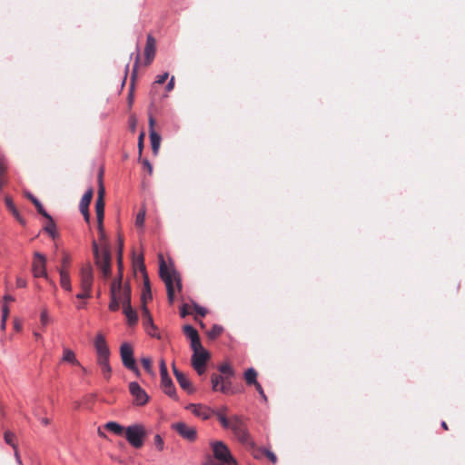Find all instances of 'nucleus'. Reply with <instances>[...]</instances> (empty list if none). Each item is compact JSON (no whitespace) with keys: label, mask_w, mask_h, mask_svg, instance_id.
Segmentation results:
<instances>
[{"label":"nucleus","mask_w":465,"mask_h":465,"mask_svg":"<svg viewBox=\"0 0 465 465\" xmlns=\"http://www.w3.org/2000/svg\"><path fill=\"white\" fill-rule=\"evenodd\" d=\"M228 429L232 430V431L233 432V434L240 442L247 444L251 440L250 434L247 431L245 423L241 419V417L237 415L232 416L231 423Z\"/></svg>","instance_id":"6"},{"label":"nucleus","mask_w":465,"mask_h":465,"mask_svg":"<svg viewBox=\"0 0 465 465\" xmlns=\"http://www.w3.org/2000/svg\"><path fill=\"white\" fill-rule=\"evenodd\" d=\"M111 290L115 291V294L118 297L117 300L121 302L122 305L131 302L130 288L128 285L122 284L121 274L117 280L112 282L110 291Z\"/></svg>","instance_id":"11"},{"label":"nucleus","mask_w":465,"mask_h":465,"mask_svg":"<svg viewBox=\"0 0 465 465\" xmlns=\"http://www.w3.org/2000/svg\"><path fill=\"white\" fill-rule=\"evenodd\" d=\"M141 362H142V365L145 371V374L146 375H150V376H153L154 373L153 371V368H152V360L148 357H143L142 360H141Z\"/></svg>","instance_id":"33"},{"label":"nucleus","mask_w":465,"mask_h":465,"mask_svg":"<svg viewBox=\"0 0 465 465\" xmlns=\"http://www.w3.org/2000/svg\"><path fill=\"white\" fill-rule=\"evenodd\" d=\"M62 362L70 363V364H78V361L76 359L75 353L73 350L68 347L63 348V355L61 359Z\"/></svg>","instance_id":"23"},{"label":"nucleus","mask_w":465,"mask_h":465,"mask_svg":"<svg viewBox=\"0 0 465 465\" xmlns=\"http://www.w3.org/2000/svg\"><path fill=\"white\" fill-rule=\"evenodd\" d=\"M143 166L148 170V173L151 174L153 173V166L152 164L148 162V160H143Z\"/></svg>","instance_id":"58"},{"label":"nucleus","mask_w":465,"mask_h":465,"mask_svg":"<svg viewBox=\"0 0 465 465\" xmlns=\"http://www.w3.org/2000/svg\"><path fill=\"white\" fill-rule=\"evenodd\" d=\"M93 251L95 258V264L100 269L104 278L107 279L112 272L111 252L108 245H104L100 252L95 242H93Z\"/></svg>","instance_id":"1"},{"label":"nucleus","mask_w":465,"mask_h":465,"mask_svg":"<svg viewBox=\"0 0 465 465\" xmlns=\"http://www.w3.org/2000/svg\"><path fill=\"white\" fill-rule=\"evenodd\" d=\"M133 262H134V267L136 269L140 270L143 272V278L147 277L146 272H145V266H144V263H143V255L134 256Z\"/></svg>","instance_id":"32"},{"label":"nucleus","mask_w":465,"mask_h":465,"mask_svg":"<svg viewBox=\"0 0 465 465\" xmlns=\"http://www.w3.org/2000/svg\"><path fill=\"white\" fill-rule=\"evenodd\" d=\"M160 262V276L164 282L166 288L174 289L176 286L178 290L182 289L181 277L178 272L172 266H168L162 254L159 255Z\"/></svg>","instance_id":"2"},{"label":"nucleus","mask_w":465,"mask_h":465,"mask_svg":"<svg viewBox=\"0 0 465 465\" xmlns=\"http://www.w3.org/2000/svg\"><path fill=\"white\" fill-rule=\"evenodd\" d=\"M104 427L108 431H111L114 434L118 435V436H124L125 429H126L115 421H109V422L105 423Z\"/></svg>","instance_id":"24"},{"label":"nucleus","mask_w":465,"mask_h":465,"mask_svg":"<svg viewBox=\"0 0 465 465\" xmlns=\"http://www.w3.org/2000/svg\"><path fill=\"white\" fill-rule=\"evenodd\" d=\"M4 301L5 302H14L15 298L13 296H11V295L6 294V295L4 296Z\"/></svg>","instance_id":"64"},{"label":"nucleus","mask_w":465,"mask_h":465,"mask_svg":"<svg viewBox=\"0 0 465 465\" xmlns=\"http://www.w3.org/2000/svg\"><path fill=\"white\" fill-rule=\"evenodd\" d=\"M123 306V312L124 315L126 316L127 322L129 325H134L136 324L138 321V316L136 312L132 308L131 302L122 305Z\"/></svg>","instance_id":"19"},{"label":"nucleus","mask_w":465,"mask_h":465,"mask_svg":"<svg viewBox=\"0 0 465 465\" xmlns=\"http://www.w3.org/2000/svg\"><path fill=\"white\" fill-rule=\"evenodd\" d=\"M174 88V77L172 76L166 85V91L171 92Z\"/></svg>","instance_id":"57"},{"label":"nucleus","mask_w":465,"mask_h":465,"mask_svg":"<svg viewBox=\"0 0 465 465\" xmlns=\"http://www.w3.org/2000/svg\"><path fill=\"white\" fill-rule=\"evenodd\" d=\"M110 293H111V302L109 304V309L111 311H117L119 308V305L121 304V302L117 300L118 297L116 296L114 290H111Z\"/></svg>","instance_id":"34"},{"label":"nucleus","mask_w":465,"mask_h":465,"mask_svg":"<svg viewBox=\"0 0 465 465\" xmlns=\"http://www.w3.org/2000/svg\"><path fill=\"white\" fill-rule=\"evenodd\" d=\"M185 335L191 341V347L202 344L197 331L191 325H185L183 327Z\"/></svg>","instance_id":"20"},{"label":"nucleus","mask_w":465,"mask_h":465,"mask_svg":"<svg viewBox=\"0 0 465 465\" xmlns=\"http://www.w3.org/2000/svg\"><path fill=\"white\" fill-rule=\"evenodd\" d=\"M211 447L214 459L220 460L223 464L237 465L236 460L232 456L230 450L223 441H213Z\"/></svg>","instance_id":"4"},{"label":"nucleus","mask_w":465,"mask_h":465,"mask_svg":"<svg viewBox=\"0 0 465 465\" xmlns=\"http://www.w3.org/2000/svg\"><path fill=\"white\" fill-rule=\"evenodd\" d=\"M211 381L213 390L223 394H234L242 390V385L232 382V380H211Z\"/></svg>","instance_id":"8"},{"label":"nucleus","mask_w":465,"mask_h":465,"mask_svg":"<svg viewBox=\"0 0 465 465\" xmlns=\"http://www.w3.org/2000/svg\"><path fill=\"white\" fill-rule=\"evenodd\" d=\"M95 212L97 216V222L101 223L104 220V201H96L95 202Z\"/></svg>","instance_id":"30"},{"label":"nucleus","mask_w":465,"mask_h":465,"mask_svg":"<svg viewBox=\"0 0 465 465\" xmlns=\"http://www.w3.org/2000/svg\"><path fill=\"white\" fill-rule=\"evenodd\" d=\"M49 223L45 225V231L53 238L56 237V228L55 224L53 222L52 218L50 217Z\"/></svg>","instance_id":"37"},{"label":"nucleus","mask_w":465,"mask_h":465,"mask_svg":"<svg viewBox=\"0 0 465 465\" xmlns=\"http://www.w3.org/2000/svg\"><path fill=\"white\" fill-rule=\"evenodd\" d=\"M174 430L183 439L188 441H195L197 439V430L193 426H190L185 422H176L172 425Z\"/></svg>","instance_id":"12"},{"label":"nucleus","mask_w":465,"mask_h":465,"mask_svg":"<svg viewBox=\"0 0 465 465\" xmlns=\"http://www.w3.org/2000/svg\"><path fill=\"white\" fill-rule=\"evenodd\" d=\"M249 445V450L252 456L256 460H261L263 456H265L266 449L257 447L252 441H249L247 443Z\"/></svg>","instance_id":"25"},{"label":"nucleus","mask_w":465,"mask_h":465,"mask_svg":"<svg viewBox=\"0 0 465 465\" xmlns=\"http://www.w3.org/2000/svg\"><path fill=\"white\" fill-rule=\"evenodd\" d=\"M228 414V407L225 405H223L217 409H213V416L217 418V420L220 421L221 425L224 429H228L229 425L231 423V417H227Z\"/></svg>","instance_id":"17"},{"label":"nucleus","mask_w":465,"mask_h":465,"mask_svg":"<svg viewBox=\"0 0 465 465\" xmlns=\"http://www.w3.org/2000/svg\"><path fill=\"white\" fill-rule=\"evenodd\" d=\"M181 388L187 393L192 394L195 391V387L192 382V380H177Z\"/></svg>","instance_id":"29"},{"label":"nucleus","mask_w":465,"mask_h":465,"mask_svg":"<svg viewBox=\"0 0 465 465\" xmlns=\"http://www.w3.org/2000/svg\"><path fill=\"white\" fill-rule=\"evenodd\" d=\"M245 381H246V384L248 386H254L255 389L259 391V393L265 399L263 390H262L261 384L257 381V380H245Z\"/></svg>","instance_id":"41"},{"label":"nucleus","mask_w":465,"mask_h":465,"mask_svg":"<svg viewBox=\"0 0 465 465\" xmlns=\"http://www.w3.org/2000/svg\"><path fill=\"white\" fill-rule=\"evenodd\" d=\"M58 272L60 275V284L62 288L65 291L70 292L72 290V285L68 270H66L65 268H60Z\"/></svg>","instance_id":"21"},{"label":"nucleus","mask_w":465,"mask_h":465,"mask_svg":"<svg viewBox=\"0 0 465 465\" xmlns=\"http://www.w3.org/2000/svg\"><path fill=\"white\" fill-rule=\"evenodd\" d=\"M120 354L124 365L132 370L136 376H140L141 373L138 371L136 362L134 358L133 347L129 343L124 342L120 347Z\"/></svg>","instance_id":"9"},{"label":"nucleus","mask_w":465,"mask_h":465,"mask_svg":"<svg viewBox=\"0 0 465 465\" xmlns=\"http://www.w3.org/2000/svg\"><path fill=\"white\" fill-rule=\"evenodd\" d=\"M193 354L192 356V363L196 370L198 375H203L204 371V365L209 358V353L203 347L202 344L192 347Z\"/></svg>","instance_id":"7"},{"label":"nucleus","mask_w":465,"mask_h":465,"mask_svg":"<svg viewBox=\"0 0 465 465\" xmlns=\"http://www.w3.org/2000/svg\"><path fill=\"white\" fill-rule=\"evenodd\" d=\"M69 263H70V257H69V255L64 254L62 259V267L61 268H65L67 270V266L69 265Z\"/></svg>","instance_id":"55"},{"label":"nucleus","mask_w":465,"mask_h":465,"mask_svg":"<svg viewBox=\"0 0 465 465\" xmlns=\"http://www.w3.org/2000/svg\"><path fill=\"white\" fill-rule=\"evenodd\" d=\"M160 375L161 378H168V371L163 360L160 361Z\"/></svg>","instance_id":"45"},{"label":"nucleus","mask_w":465,"mask_h":465,"mask_svg":"<svg viewBox=\"0 0 465 465\" xmlns=\"http://www.w3.org/2000/svg\"><path fill=\"white\" fill-rule=\"evenodd\" d=\"M51 322V316L46 307L42 308L40 312V323L42 328H45Z\"/></svg>","instance_id":"31"},{"label":"nucleus","mask_w":465,"mask_h":465,"mask_svg":"<svg viewBox=\"0 0 465 465\" xmlns=\"http://www.w3.org/2000/svg\"><path fill=\"white\" fill-rule=\"evenodd\" d=\"M152 297V294H151V290H150V286H149V281H148V278L147 277H144V290L143 292V302H145L146 299H151Z\"/></svg>","instance_id":"38"},{"label":"nucleus","mask_w":465,"mask_h":465,"mask_svg":"<svg viewBox=\"0 0 465 465\" xmlns=\"http://www.w3.org/2000/svg\"><path fill=\"white\" fill-rule=\"evenodd\" d=\"M256 377H257V372L253 368H249L244 372V378H256Z\"/></svg>","instance_id":"52"},{"label":"nucleus","mask_w":465,"mask_h":465,"mask_svg":"<svg viewBox=\"0 0 465 465\" xmlns=\"http://www.w3.org/2000/svg\"><path fill=\"white\" fill-rule=\"evenodd\" d=\"M5 205L6 207L8 208V210L12 213V214L14 216H17V213H19L18 210L16 209V207L15 206L12 199L8 196L5 197Z\"/></svg>","instance_id":"39"},{"label":"nucleus","mask_w":465,"mask_h":465,"mask_svg":"<svg viewBox=\"0 0 465 465\" xmlns=\"http://www.w3.org/2000/svg\"><path fill=\"white\" fill-rule=\"evenodd\" d=\"M25 196L32 201L35 206L37 208V211L45 218L50 219V215L45 211L41 203L30 193H25Z\"/></svg>","instance_id":"27"},{"label":"nucleus","mask_w":465,"mask_h":465,"mask_svg":"<svg viewBox=\"0 0 465 465\" xmlns=\"http://www.w3.org/2000/svg\"><path fill=\"white\" fill-rule=\"evenodd\" d=\"M32 272L35 278L43 277L45 279H48L46 258L41 252H35L34 253Z\"/></svg>","instance_id":"10"},{"label":"nucleus","mask_w":465,"mask_h":465,"mask_svg":"<svg viewBox=\"0 0 465 465\" xmlns=\"http://www.w3.org/2000/svg\"><path fill=\"white\" fill-rule=\"evenodd\" d=\"M153 443L156 446V448L158 449V450L161 451L163 450V440L159 434H156L153 437Z\"/></svg>","instance_id":"43"},{"label":"nucleus","mask_w":465,"mask_h":465,"mask_svg":"<svg viewBox=\"0 0 465 465\" xmlns=\"http://www.w3.org/2000/svg\"><path fill=\"white\" fill-rule=\"evenodd\" d=\"M223 332V327L214 325L212 330L208 332V336L211 339H214Z\"/></svg>","instance_id":"42"},{"label":"nucleus","mask_w":465,"mask_h":465,"mask_svg":"<svg viewBox=\"0 0 465 465\" xmlns=\"http://www.w3.org/2000/svg\"><path fill=\"white\" fill-rule=\"evenodd\" d=\"M93 194H94V191L92 188L88 189L84 194L83 195L82 199H81V202H80V205H79V208H80V212L82 213V214L84 215V220L88 223L89 220H90V214H89V204L92 201V198H93Z\"/></svg>","instance_id":"16"},{"label":"nucleus","mask_w":465,"mask_h":465,"mask_svg":"<svg viewBox=\"0 0 465 465\" xmlns=\"http://www.w3.org/2000/svg\"><path fill=\"white\" fill-rule=\"evenodd\" d=\"M104 187L102 183V181H100L99 183V188H98V196H97V199L96 201H104Z\"/></svg>","instance_id":"51"},{"label":"nucleus","mask_w":465,"mask_h":465,"mask_svg":"<svg viewBox=\"0 0 465 465\" xmlns=\"http://www.w3.org/2000/svg\"><path fill=\"white\" fill-rule=\"evenodd\" d=\"M80 277H81V288L82 289H90L93 285L94 281V273H93V268L91 264L87 263L84 267H82L80 272Z\"/></svg>","instance_id":"14"},{"label":"nucleus","mask_w":465,"mask_h":465,"mask_svg":"<svg viewBox=\"0 0 465 465\" xmlns=\"http://www.w3.org/2000/svg\"><path fill=\"white\" fill-rule=\"evenodd\" d=\"M219 370L222 373L226 374V375H233L234 374L232 367L227 363L221 365Z\"/></svg>","instance_id":"44"},{"label":"nucleus","mask_w":465,"mask_h":465,"mask_svg":"<svg viewBox=\"0 0 465 465\" xmlns=\"http://www.w3.org/2000/svg\"><path fill=\"white\" fill-rule=\"evenodd\" d=\"M129 391L135 405L143 406L148 402V394L136 381L130 382Z\"/></svg>","instance_id":"13"},{"label":"nucleus","mask_w":465,"mask_h":465,"mask_svg":"<svg viewBox=\"0 0 465 465\" xmlns=\"http://www.w3.org/2000/svg\"><path fill=\"white\" fill-rule=\"evenodd\" d=\"M143 137H144V134L142 133L140 135H139V140H138V147H139V152L141 153L142 150H143Z\"/></svg>","instance_id":"61"},{"label":"nucleus","mask_w":465,"mask_h":465,"mask_svg":"<svg viewBox=\"0 0 465 465\" xmlns=\"http://www.w3.org/2000/svg\"><path fill=\"white\" fill-rule=\"evenodd\" d=\"M83 292L76 295L78 299H87L91 297V290L90 289H82Z\"/></svg>","instance_id":"50"},{"label":"nucleus","mask_w":465,"mask_h":465,"mask_svg":"<svg viewBox=\"0 0 465 465\" xmlns=\"http://www.w3.org/2000/svg\"><path fill=\"white\" fill-rule=\"evenodd\" d=\"M15 283L18 288H25L26 286V281L21 277L16 278Z\"/></svg>","instance_id":"54"},{"label":"nucleus","mask_w":465,"mask_h":465,"mask_svg":"<svg viewBox=\"0 0 465 465\" xmlns=\"http://www.w3.org/2000/svg\"><path fill=\"white\" fill-rule=\"evenodd\" d=\"M166 289H167L168 301L170 303H173L174 301V289H171L170 287L166 288Z\"/></svg>","instance_id":"53"},{"label":"nucleus","mask_w":465,"mask_h":465,"mask_svg":"<svg viewBox=\"0 0 465 465\" xmlns=\"http://www.w3.org/2000/svg\"><path fill=\"white\" fill-rule=\"evenodd\" d=\"M161 388L171 398L177 399L175 386L172 380H161Z\"/></svg>","instance_id":"22"},{"label":"nucleus","mask_w":465,"mask_h":465,"mask_svg":"<svg viewBox=\"0 0 465 465\" xmlns=\"http://www.w3.org/2000/svg\"><path fill=\"white\" fill-rule=\"evenodd\" d=\"M5 441L10 445L13 449H16L17 445L15 442V434L11 432L10 430H6L4 435Z\"/></svg>","instance_id":"36"},{"label":"nucleus","mask_w":465,"mask_h":465,"mask_svg":"<svg viewBox=\"0 0 465 465\" xmlns=\"http://www.w3.org/2000/svg\"><path fill=\"white\" fill-rule=\"evenodd\" d=\"M124 436L132 447L140 449L143 446L146 430L143 425L134 424L126 427Z\"/></svg>","instance_id":"3"},{"label":"nucleus","mask_w":465,"mask_h":465,"mask_svg":"<svg viewBox=\"0 0 465 465\" xmlns=\"http://www.w3.org/2000/svg\"><path fill=\"white\" fill-rule=\"evenodd\" d=\"M155 54V40L152 35H148L146 40V45L144 48V55L146 64H151Z\"/></svg>","instance_id":"18"},{"label":"nucleus","mask_w":465,"mask_h":465,"mask_svg":"<svg viewBox=\"0 0 465 465\" xmlns=\"http://www.w3.org/2000/svg\"><path fill=\"white\" fill-rule=\"evenodd\" d=\"M147 333L152 337L159 338V335L156 332V327L154 329H151L149 326H144Z\"/></svg>","instance_id":"56"},{"label":"nucleus","mask_w":465,"mask_h":465,"mask_svg":"<svg viewBox=\"0 0 465 465\" xmlns=\"http://www.w3.org/2000/svg\"><path fill=\"white\" fill-rule=\"evenodd\" d=\"M142 314L143 317V325L149 326L151 329H154L155 325L153 324V318L145 305L142 308Z\"/></svg>","instance_id":"28"},{"label":"nucleus","mask_w":465,"mask_h":465,"mask_svg":"<svg viewBox=\"0 0 465 465\" xmlns=\"http://www.w3.org/2000/svg\"><path fill=\"white\" fill-rule=\"evenodd\" d=\"M169 77V74L167 72L159 74L156 76L155 84H163Z\"/></svg>","instance_id":"48"},{"label":"nucleus","mask_w":465,"mask_h":465,"mask_svg":"<svg viewBox=\"0 0 465 465\" xmlns=\"http://www.w3.org/2000/svg\"><path fill=\"white\" fill-rule=\"evenodd\" d=\"M14 217H15V218L17 220V222H18V223H20L21 224H23V225H24V224L25 223V219L20 215V213H17V216H14Z\"/></svg>","instance_id":"63"},{"label":"nucleus","mask_w":465,"mask_h":465,"mask_svg":"<svg viewBox=\"0 0 465 465\" xmlns=\"http://www.w3.org/2000/svg\"><path fill=\"white\" fill-rule=\"evenodd\" d=\"M196 417L208 420L213 416V409L202 404H190L187 407Z\"/></svg>","instance_id":"15"},{"label":"nucleus","mask_w":465,"mask_h":465,"mask_svg":"<svg viewBox=\"0 0 465 465\" xmlns=\"http://www.w3.org/2000/svg\"><path fill=\"white\" fill-rule=\"evenodd\" d=\"M14 451H15V460H16L17 463L19 465H23L17 448L14 449Z\"/></svg>","instance_id":"62"},{"label":"nucleus","mask_w":465,"mask_h":465,"mask_svg":"<svg viewBox=\"0 0 465 465\" xmlns=\"http://www.w3.org/2000/svg\"><path fill=\"white\" fill-rule=\"evenodd\" d=\"M204 465H221V464L216 462L213 458L209 456L207 458L206 461L204 462Z\"/></svg>","instance_id":"59"},{"label":"nucleus","mask_w":465,"mask_h":465,"mask_svg":"<svg viewBox=\"0 0 465 465\" xmlns=\"http://www.w3.org/2000/svg\"><path fill=\"white\" fill-rule=\"evenodd\" d=\"M154 124H155V121H154L153 117L150 116L149 117V133L152 131H154Z\"/></svg>","instance_id":"60"},{"label":"nucleus","mask_w":465,"mask_h":465,"mask_svg":"<svg viewBox=\"0 0 465 465\" xmlns=\"http://www.w3.org/2000/svg\"><path fill=\"white\" fill-rule=\"evenodd\" d=\"M8 315H9V308L6 304H4L2 306V319H1V325H0V328L2 331L5 330Z\"/></svg>","instance_id":"35"},{"label":"nucleus","mask_w":465,"mask_h":465,"mask_svg":"<svg viewBox=\"0 0 465 465\" xmlns=\"http://www.w3.org/2000/svg\"><path fill=\"white\" fill-rule=\"evenodd\" d=\"M193 307L195 310V312L200 314L201 316H205L207 313V310L197 303L193 302Z\"/></svg>","instance_id":"47"},{"label":"nucleus","mask_w":465,"mask_h":465,"mask_svg":"<svg viewBox=\"0 0 465 465\" xmlns=\"http://www.w3.org/2000/svg\"><path fill=\"white\" fill-rule=\"evenodd\" d=\"M265 457L273 464H276L278 461L277 456L269 450H266Z\"/></svg>","instance_id":"49"},{"label":"nucleus","mask_w":465,"mask_h":465,"mask_svg":"<svg viewBox=\"0 0 465 465\" xmlns=\"http://www.w3.org/2000/svg\"><path fill=\"white\" fill-rule=\"evenodd\" d=\"M149 134H150V140H151V143H152L153 153L154 154H157L159 148H160V144H161V136L155 131L150 132Z\"/></svg>","instance_id":"26"},{"label":"nucleus","mask_w":465,"mask_h":465,"mask_svg":"<svg viewBox=\"0 0 465 465\" xmlns=\"http://www.w3.org/2000/svg\"><path fill=\"white\" fill-rule=\"evenodd\" d=\"M122 252H123V241L122 239H119V251H118V266H119V271L121 272V269H122ZM122 275V273L120 272L119 275Z\"/></svg>","instance_id":"46"},{"label":"nucleus","mask_w":465,"mask_h":465,"mask_svg":"<svg viewBox=\"0 0 465 465\" xmlns=\"http://www.w3.org/2000/svg\"><path fill=\"white\" fill-rule=\"evenodd\" d=\"M144 221H145V210L143 209L136 215L135 225L142 227L144 224Z\"/></svg>","instance_id":"40"},{"label":"nucleus","mask_w":465,"mask_h":465,"mask_svg":"<svg viewBox=\"0 0 465 465\" xmlns=\"http://www.w3.org/2000/svg\"><path fill=\"white\" fill-rule=\"evenodd\" d=\"M94 347L97 352L98 362L104 371H109L108 358L110 354L106 341L102 334H97L94 341Z\"/></svg>","instance_id":"5"}]
</instances>
